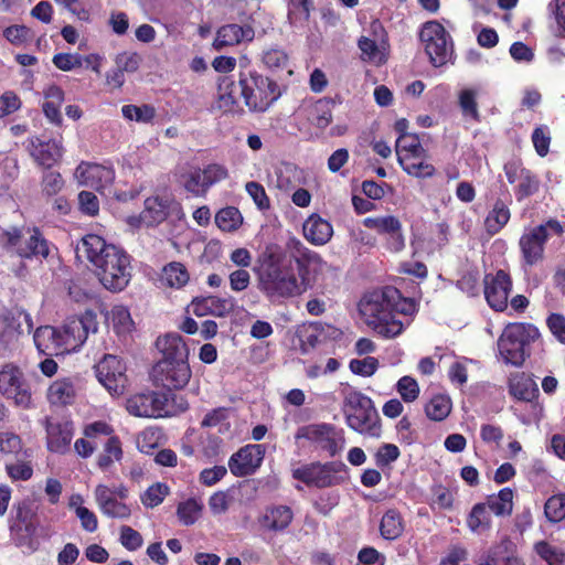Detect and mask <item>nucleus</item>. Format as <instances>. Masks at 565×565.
<instances>
[{"label":"nucleus","mask_w":565,"mask_h":565,"mask_svg":"<svg viewBox=\"0 0 565 565\" xmlns=\"http://www.w3.org/2000/svg\"><path fill=\"white\" fill-rule=\"evenodd\" d=\"M484 503L497 516L510 515L513 509V491L510 488H503L498 494L489 495Z\"/></svg>","instance_id":"ea45409f"},{"label":"nucleus","mask_w":565,"mask_h":565,"mask_svg":"<svg viewBox=\"0 0 565 565\" xmlns=\"http://www.w3.org/2000/svg\"><path fill=\"white\" fill-rule=\"evenodd\" d=\"M262 61L271 72H279L287 68L289 57L282 49L273 46L263 52Z\"/></svg>","instance_id":"09e8293b"},{"label":"nucleus","mask_w":565,"mask_h":565,"mask_svg":"<svg viewBox=\"0 0 565 565\" xmlns=\"http://www.w3.org/2000/svg\"><path fill=\"white\" fill-rule=\"evenodd\" d=\"M265 452L262 444L246 445L230 457L228 468L235 477L250 476L262 466Z\"/></svg>","instance_id":"f3484780"},{"label":"nucleus","mask_w":565,"mask_h":565,"mask_svg":"<svg viewBox=\"0 0 565 565\" xmlns=\"http://www.w3.org/2000/svg\"><path fill=\"white\" fill-rule=\"evenodd\" d=\"M362 52V58L369 62L381 64L384 62V54L380 51L377 43L366 36H362L358 42Z\"/></svg>","instance_id":"052dcab7"},{"label":"nucleus","mask_w":565,"mask_h":565,"mask_svg":"<svg viewBox=\"0 0 565 565\" xmlns=\"http://www.w3.org/2000/svg\"><path fill=\"white\" fill-rule=\"evenodd\" d=\"M189 280L190 274L182 263L171 262L162 269L161 281L170 288L181 289Z\"/></svg>","instance_id":"e433bc0d"},{"label":"nucleus","mask_w":565,"mask_h":565,"mask_svg":"<svg viewBox=\"0 0 565 565\" xmlns=\"http://www.w3.org/2000/svg\"><path fill=\"white\" fill-rule=\"evenodd\" d=\"M563 226L557 220H548L543 224L525 228L519 239L523 262L526 266H534L544 257L545 243L552 236H561Z\"/></svg>","instance_id":"1a4fd4ad"},{"label":"nucleus","mask_w":565,"mask_h":565,"mask_svg":"<svg viewBox=\"0 0 565 565\" xmlns=\"http://www.w3.org/2000/svg\"><path fill=\"white\" fill-rule=\"evenodd\" d=\"M15 512V521L11 525V533L17 545L31 546L32 537L35 534V526L30 521V509L26 503L22 502L13 507Z\"/></svg>","instance_id":"cd10ccee"},{"label":"nucleus","mask_w":565,"mask_h":565,"mask_svg":"<svg viewBox=\"0 0 565 565\" xmlns=\"http://www.w3.org/2000/svg\"><path fill=\"white\" fill-rule=\"evenodd\" d=\"M161 417H170L185 412L189 407L186 398L173 393H161Z\"/></svg>","instance_id":"de8ad7c7"},{"label":"nucleus","mask_w":565,"mask_h":565,"mask_svg":"<svg viewBox=\"0 0 565 565\" xmlns=\"http://www.w3.org/2000/svg\"><path fill=\"white\" fill-rule=\"evenodd\" d=\"M254 36L255 31L250 25L226 24L217 30L213 47L221 51L224 47L234 46L244 41L250 42Z\"/></svg>","instance_id":"a878e982"},{"label":"nucleus","mask_w":565,"mask_h":565,"mask_svg":"<svg viewBox=\"0 0 565 565\" xmlns=\"http://www.w3.org/2000/svg\"><path fill=\"white\" fill-rule=\"evenodd\" d=\"M334 102L331 98L305 100L296 111L299 119H306L310 125L324 129L332 121Z\"/></svg>","instance_id":"4be33fe9"},{"label":"nucleus","mask_w":565,"mask_h":565,"mask_svg":"<svg viewBox=\"0 0 565 565\" xmlns=\"http://www.w3.org/2000/svg\"><path fill=\"white\" fill-rule=\"evenodd\" d=\"M419 39L430 63L435 67L451 62L454 55V42L445 26L438 21H428L423 24Z\"/></svg>","instance_id":"9d476101"},{"label":"nucleus","mask_w":565,"mask_h":565,"mask_svg":"<svg viewBox=\"0 0 565 565\" xmlns=\"http://www.w3.org/2000/svg\"><path fill=\"white\" fill-rule=\"evenodd\" d=\"M202 511V504L195 499H188L179 503L177 515L184 525H192L199 519Z\"/></svg>","instance_id":"3c124183"},{"label":"nucleus","mask_w":565,"mask_h":565,"mask_svg":"<svg viewBox=\"0 0 565 565\" xmlns=\"http://www.w3.org/2000/svg\"><path fill=\"white\" fill-rule=\"evenodd\" d=\"M76 392L77 388L73 379H57L47 390V399L52 405H68L74 402Z\"/></svg>","instance_id":"f704fd0d"},{"label":"nucleus","mask_w":565,"mask_h":565,"mask_svg":"<svg viewBox=\"0 0 565 565\" xmlns=\"http://www.w3.org/2000/svg\"><path fill=\"white\" fill-rule=\"evenodd\" d=\"M366 228L386 235V245L391 252H401L405 247V237L402 233V223L393 215L370 216L363 220Z\"/></svg>","instance_id":"6ab92c4d"},{"label":"nucleus","mask_w":565,"mask_h":565,"mask_svg":"<svg viewBox=\"0 0 565 565\" xmlns=\"http://www.w3.org/2000/svg\"><path fill=\"white\" fill-rule=\"evenodd\" d=\"M58 329L62 338L60 348H63L65 353L76 351L84 344L89 333L97 332V315L86 310L79 317L68 318Z\"/></svg>","instance_id":"4468645a"},{"label":"nucleus","mask_w":565,"mask_h":565,"mask_svg":"<svg viewBox=\"0 0 565 565\" xmlns=\"http://www.w3.org/2000/svg\"><path fill=\"white\" fill-rule=\"evenodd\" d=\"M0 244L21 258H46L50 243L38 227H11L0 235Z\"/></svg>","instance_id":"6e6552de"},{"label":"nucleus","mask_w":565,"mask_h":565,"mask_svg":"<svg viewBox=\"0 0 565 565\" xmlns=\"http://www.w3.org/2000/svg\"><path fill=\"white\" fill-rule=\"evenodd\" d=\"M238 85L250 111H266L279 97L278 84L255 71L241 72Z\"/></svg>","instance_id":"0eeeda50"},{"label":"nucleus","mask_w":565,"mask_h":565,"mask_svg":"<svg viewBox=\"0 0 565 565\" xmlns=\"http://www.w3.org/2000/svg\"><path fill=\"white\" fill-rule=\"evenodd\" d=\"M491 513L484 502L475 504L467 519L470 531L477 534L488 531L491 527Z\"/></svg>","instance_id":"4c0bfd02"},{"label":"nucleus","mask_w":565,"mask_h":565,"mask_svg":"<svg viewBox=\"0 0 565 565\" xmlns=\"http://www.w3.org/2000/svg\"><path fill=\"white\" fill-rule=\"evenodd\" d=\"M234 90V82L227 77H224L218 83V95L215 102V107L223 113L235 111L237 107V98Z\"/></svg>","instance_id":"a19ab883"},{"label":"nucleus","mask_w":565,"mask_h":565,"mask_svg":"<svg viewBox=\"0 0 565 565\" xmlns=\"http://www.w3.org/2000/svg\"><path fill=\"white\" fill-rule=\"evenodd\" d=\"M184 217L181 203L171 192L162 191L147 198L141 213L129 216L127 221L134 227H154L163 222L174 225Z\"/></svg>","instance_id":"423d86ee"},{"label":"nucleus","mask_w":565,"mask_h":565,"mask_svg":"<svg viewBox=\"0 0 565 565\" xmlns=\"http://www.w3.org/2000/svg\"><path fill=\"white\" fill-rule=\"evenodd\" d=\"M33 340L36 349L46 355H62L65 354L63 348H60L62 338L60 337V329L52 326H43L35 330Z\"/></svg>","instance_id":"473e14b6"},{"label":"nucleus","mask_w":565,"mask_h":565,"mask_svg":"<svg viewBox=\"0 0 565 565\" xmlns=\"http://www.w3.org/2000/svg\"><path fill=\"white\" fill-rule=\"evenodd\" d=\"M126 409L136 417H161V411L163 409L161 393L148 392L132 395L126 402Z\"/></svg>","instance_id":"393cba45"},{"label":"nucleus","mask_w":565,"mask_h":565,"mask_svg":"<svg viewBox=\"0 0 565 565\" xmlns=\"http://www.w3.org/2000/svg\"><path fill=\"white\" fill-rule=\"evenodd\" d=\"M245 191L259 211L265 212L270 209V199L260 183L249 181L245 184Z\"/></svg>","instance_id":"5fc2aeb1"},{"label":"nucleus","mask_w":565,"mask_h":565,"mask_svg":"<svg viewBox=\"0 0 565 565\" xmlns=\"http://www.w3.org/2000/svg\"><path fill=\"white\" fill-rule=\"evenodd\" d=\"M294 520V511L285 504H270L259 514L257 522L260 529L270 533H284Z\"/></svg>","instance_id":"5701e85b"},{"label":"nucleus","mask_w":565,"mask_h":565,"mask_svg":"<svg viewBox=\"0 0 565 565\" xmlns=\"http://www.w3.org/2000/svg\"><path fill=\"white\" fill-rule=\"evenodd\" d=\"M478 90L473 88H463L458 94V104L465 118L472 119L475 121L480 120V114L478 110Z\"/></svg>","instance_id":"a18cd8bd"},{"label":"nucleus","mask_w":565,"mask_h":565,"mask_svg":"<svg viewBox=\"0 0 565 565\" xmlns=\"http://www.w3.org/2000/svg\"><path fill=\"white\" fill-rule=\"evenodd\" d=\"M122 458L121 443L118 437L110 436L104 445V451L98 457V467L103 470L108 469L115 461Z\"/></svg>","instance_id":"49530a36"},{"label":"nucleus","mask_w":565,"mask_h":565,"mask_svg":"<svg viewBox=\"0 0 565 565\" xmlns=\"http://www.w3.org/2000/svg\"><path fill=\"white\" fill-rule=\"evenodd\" d=\"M428 153L426 150L416 153H402L398 163L403 170L415 178H430L435 174V167L427 161Z\"/></svg>","instance_id":"2f4dec72"},{"label":"nucleus","mask_w":565,"mask_h":565,"mask_svg":"<svg viewBox=\"0 0 565 565\" xmlns=\"http://www.w3.org/2000/svg\"><path fill=\"white\" fill-rule=\"evenodd\" d=\"M396 299L398 289L386 286L365 294L359 302V312L365 324L384 339L395 338L405 329L404 323L392 311Z\"/></svg>","instance_id":"7ed1b4c3"},{"label":"nucleus","mask_w":565,"mask_h":565,"mask_svg":"<svg viewBox=\"0 0 565 565\" xmlns=\"http://www.w3.org/2000/svg\"><path fill=\"white\" fill-rule=\"evenodd\" d=\"M184 188L188 192L192 193L195 196L204 195L210 189L209 185L205 184L204 174L200 169L191 171L185 177Z\"/></svg>","instance_id":"e2e57ef3"},{"label":"nucleus","mask_w":565,"mask_h":565,"mask_svg":"<svg viewBox=\"0 0 565 565\" xmlns=\"http://www.w3.org/2000/svg\"><path fill=\"white\" fill-rule=\"evenodd\" d=\"M540 331L532 323H509L498 339V351L505 364L521 366L531 355L532 345L540 340Z\"/></svg>","instance_id":"39448f33"},{"label":"nucleus","mask_w":565,"mask_h":565,"mask_svg":"<svg viewBox=\"0 0 565 565\" xmlns=\"http://www.w3.org/2000/svg\"><path fill=\"white\" fill-rule=\"evenodd\" d=\"M0 451L6 455L18 456L22 451L20 436L9 431L0 433Z\"/></svg>","instance_id":"69168bd1"},{"label":"nucleus","mask_w":565,"mask_h":565,"mask_svg":"<svg viewBox=\"0 0 565 565\" xmlns=\"http://www.w3.org/2000/svg\"><path fill=\"white\" fill-rule=\"evenodd\" d=\"M75 178L81 185L102 192L114 182L115 171L108 166L82 162L75 170Z\"/></svg>","instance_id":"412c9836"},{"label":"nucleus","mask_w":565,"mask_h":565,"mask_svg":"<svg viewBox=\"0 0 565 565\" xmlns=\"http://www.w3.org/2000/svg\"><path fill=\"white\" fill-rule=\"evenodd\" d=\"M472 360L461 358L455 360L448 370V377L450 382L457 386H463L468 381V364Z\"/></svg>","instance_id":"13d9d810"},{"label":"nucleus","mask_w":565,"mask_h":565,"mask_svg":"<svg viewBox=\"0 0 565 565\" xmlns=\"http://www.w3.org/2000/svg\"><path fill=\"white\" fill-rule=\"evenodd\" d=\"M156 345L163 355L161 361L188 362L189 349L179 333H168L158 338Z\"/></svg>","instance_id":"c756f323"},{"label":"nucleus","mask_w":565,"mask_h":565,"mask_svg":"<svg viewBox=\"0 0 565 565\" xmlns=\"http://www.w3.org/2000/svg\"><path fill=\"white\" fill-rule=\"evenodd\" d=\"M396 390L405 403H412L419 395V386L415 379L405 375L397 381Z\"/></svg>","instance_id":"680f3d73"},{"label":"nucleus","mask_w":565,"mask_h":565,"mask_svg":"<svg viewBox=\"0 0 565 565\" xmlns=\"http://www.w3.org/2000/svg\"><path fill=\"white\" fill-rule=\"evenodd\" d=\"M405 521L402 513L395 509H387L380 522V533L384 540L394 541L402 536Z\"/></svg>","instance_id":"c9c22d12"},{"label":"nucleus","mask_w":565,"mask_h":565,"mask_svg":"<svg viewBox=\"0 0 565 565\" xmlns=\"http://www.w3.org/2000/svg\"><path fill=\"white\" fill-rule=\"evenodd\" d=\"M7 472L15 481H26L33 475V468L30 462L17 460L6 465Z\"/></svg>","instance_id":"774afa93"},{"label":"nucleus","mask_w":565,"mask_h":565,"mask_svg":"<svg viewBox=\"0 0 565 565\" xmlns=\"http://www.w3.org/2000/svg\"><path fill=\"white\" fill-rule=\"evenodd\" d=\"M534 550L548 565H563L565 563V552L545 541L537 542Z\"/></svg>","instance_id":"603ef678"},{"label":"nucleus","mask_w":565,"mask_h":565,"mask_svg":"<svg viewBox=\"0 0 565 565\" xmlns=\"http://www.w3.org/2000/svg\"><path fill=\"white\" fill-rule=\"evenodd\" d=\"M76 252L93 265V270L105 289L119 292L129 285L132 276L131 260L121 247L107 244L99 235L87 234L77 245Z\"/></svg>","instance_id":"f257e3e1"},{"label":"nucleus","mask_w":565,"mask_h":565,"mask_svg":"<svg viewBox=\"0 0 565 565\" xmlns=\"http://www.w3.org/2000/svg\"><path fill=\"white\" fill-rule=\"evenodd\" d=\"M215 224L223 232H234L243 224V215L235 206L221 209L215 215Z\"/></svg>","instance_id":"79ce46f5"},{"label":"nucleus","mask_w":565,"mask_h":565,"mask_svg":"<svg viewBox=\"0 0 565 565\" xmlns=\"http://www.w3.org/2000/svg\"><path fill=\"white\" fill-rule=\"evenodd\" d=\"M349 367L352 373L360 375V376H372L377 367H379V360L374 356H366L364 359H353L350 361Z\"/></svg>","instance_id":"0e129e2a"},{"label":"nucleus","mask_w":565,"mask_h":565,"mask_svg":"<svg viewBox=\"0 0 565 565\" xmlns=\"http://www.w3.org/2000/svg\"><path fill=\"white\" fill-rule=\"evenodd\" d=\"M96 376L100 384L111 394L120 395L126 387V366L121 360L113 354H106L95 365Z\"/></svg>","instance_id":"2eb2a0df"},{"label":"nucleus","mask_w":565,"mask_h":565,"mask_svg":"<svg viewBox=\"0 0 565 565\" xmlns=\"http://www.w3.org/2000/svg\"><path fill=\"white\" fill-rule=\"evenodd\" d=\"M122 117L129 121H136L139 124H150L156 117V108L152 105H124L121 107Z\"/></svg>","instance_id":"c03bdc74"},{"label":"nucleus","mask_w":565,"mask_h":565,"mask_svg":"<svg viewBox=\"0 0 565 565\" xmlns=\"http://www.w3.org/2000/svg\"><path fill=\"white\" fill-rule=\"evenodd\" d=\"M298 437L307 439L329 457L341 452L345 445L344 430L329 423L307 425L299 430Z\"/></svg>","instance_id":"ddd939ff"},{"label":"nucleus","mask_w":565,"mask_h":565,"mask_svg":"<svg viewBox=\"0 0 565 565\" xmlns=\"http://www.w3.org/2000/svg\"><path fill=\"white\" fill-rule=\"evenodd\" d=\"M29 151L40 166L51 168L62 158L63 146L58 139L43 140L39 137H31Z\"/></svg>","instance_id":"b1692460"},{"label":"nucleus","mask_w":565,"mask_h":565,"mask_svg":"<svg viewBox=\"0 0 565 565\" xmlns=\"http://www.w3.org/2000/svg\"><path fill=\"white\" fill-rule=\"evenodd\" d=\"M512 199L510 195L505 200L497 199L484 218L486 232L493 236L509 223L511 218L510 205Z\"/></svg>","instance_id":"7c9ffc66"},{"label":"nucleus","mask_w":565,"mask_h":565,"mask_svg":"<svg viewBox=\"0 0 565 565\" xmlns=\"http://www.w3.org/2000/svg\"><path fill=\"white\" fill-rule=\"evenodd\" d=\"M46 433V448L54 454L70 450L74 437V424L66 418L45 417L42 422Z\"/></svg>","instance_id":"dca6fc26"},{"label":"nucleus","mask_w":565,"mask_h":565,"mask_svg":"<svg viewBox=\"0 0 565 565\" xmlns=\"http://www.w3.org/2000/svg\"><path fill=\"white\" fill-rule=\"evenodd\" d=\"M534 149L540 157H545L548 153L551 145V131L545 125L536 127L531 136Z\"/></svg>","instance_id":"bf43d9fd"},{"label":"nucleus","mask_w":565,"mask_h":565,"mask_svg":"<svg viewBox=\"0 0 565 565\" xmlns=\"http://www.w3.org/2000/svg\"><path fill=\"white\" fill-rule=\"evenodd\" d=\"M540 188V181L539 179L530 171L527 170L521 180L518 182V185L515 188V196L518 201H522L525 198H529L536 193Z\"/></svg>","instance_id":"6e6d98bb"},{"label":"nucleus","mask_w":565,"mask_h":565,"mask_svg":"<svg viewBox=\"0 0 565 565\" xmlns=\"http://www.w3.org/2000/svg\"><path fill=\"white\" fill-rule=\"evenodd\" d=\"M340 394L347 425L359 434L379 438L382 429L373 401L349 384H342Z\"/></svg>","instance_id":"20e7f679"},{"label":"nucleus","mask_w":565,"mask_h":565,"mask_svg":"<svg viewBox=\"0 0 565 565\" xmlns=\"http://www.w3.org/2000/svg\"><path fill=\"white\" fill-rule=\"evenodd\" d=\"M206 303H210L211 315L225 317L234 310L235 300L233 297H207Z\"/></svg>","instance_id":"338daca9"},{"label":"nucleus","mask_w":565,"mask_h":565,"mask_svg":"<svg viewBox=\"0 0 565 565\" xmlns=\"http://www.w3.org/2000/svg\"><path fill=\"white\" fill-rule=\"evenodd\" d=\"M484 297L488 305L495 311H503L508 308V299L512 290L510 276L498 270L494 275L484 276Z\"/></svg>","instance_id":"aec40b11"},{"label":"nucleus","mask_w":565,"mask_h":565,"mask_svg":"<svg viewBox=\"0 0 565 565\" xmlns=\"http://www.w3.org/2000/svg\"><path fill=\"white\" fill-rule=\"evenodd\" d=\"M258 289L269 302L282 305L306 291V278H299L291 262L270 256L259 268Z\"/></svg>","instance_id":"f03ea898"},{"label":"nucleus","mask_w":565,"mask_h":565,"mask_svg":"<svg viewBox=\"0 0 565 565\" xmlns=\"http://www.w3.org/2000/svg\"><path fill=\"white\" fill-rule=\"evenodd\" d=\"M303 236L315 245H324L333 234L332 225L318 214L310 215L302 226Z\"/></svg>","instance_id":"72a5a7b5"},{"label":"nucleus","mask_w":565,"mask_h":565,"mask_svg":"<svg viewBox=\"0 0 565 565\" xmlns=\"http://www.w3.org/2000/svg\"><path fill=\"white\" fill-rule=\"evenodd\" d=\"M191 375L189 363L183 361H159L153 367L154 380L170 391L183 388Z\"/></svg>","instance_id":"a211bd4d"},{"label":"nucleus","mask_w":565,"mask_h":565,"mask_svg":"<svg viewBox=\"0 0 565 565\" xmlns=\"http://www.w3.org/2000/svg\"><path fill=\"white\" fill-rule=\"evenodd\" d=\"M452 403L449 396L438 394L430 398L425 406V413L428 418L440 422L444 420L451 412Z\"/></svg>","instance_id":"37998d69"},{"label":"nucleus","mask_w":565,"mask_h":565,"mask_svg":"<svg viewBox=\"0 0 565 565\" xmlns=\"http://www.w3.org/2000/svg\"><path fill=\"white\" fill-rule=\"evenodd\" d=\"M345 469L340 461L313 462L294 469L292 477L310 487L328 488L345 480Z\"/></svg>","instance_id":"f8f14e48"},{"label":"nucleus","mask_w":565,"mask_h":565,"mask_svg":"<svg viewBox=\"0 0 565 565\" xmlns=\"http://www.w3.org/2000/svg\"><path fill=\"white\" fill-rule=\"evenodd\" d=\"M544 513L548 521L559 522L565 519V493L552 495L544 505Z\"/></svg>","instance_id":"864d4df0"},{"label":"nucleus","mask_w":565,"mask_h":565,"mask_svg":"<svg viewBox=\"0 0 565 565\" xmlns=\"http://www.w3.org/2000/svg\"><path fill=\"white\" fill-rule=\"evenodd\" d=\"M510 396L522 402H532L539 395V387L530 374L512 372L508 377Z\"/></svg>","instance_id":"c85d7f7f"},{"label":"nucleus","mask_w":565,"mask_h":565,"mask_svg":"<svg viewBox=\"0 0 565 565\" xmlns=\"http://www.w3.org/2000/svg\"><path fill=\"white\" fill-rule=\"evenodd\" d=\"M426 150L418 138L414 134H402L396 141V154L397 159L402 157V153H416Z\"/></svg>","instance_id":"4d7b16f0"},{"label":"nucleus","mask_w":565,"mask_h":565,"mask_svg":"<svg viewBox=\"0 0 565 565\" xmlns=\"http://www.w3.org/2000/svg\"><path fill=\"white\" fill-rule=\"evenodd\" d=\"M169 493L170 488L166 483L156 482L140 495V501L146 508L153 509L161 504Z\"/></svg>","instance_id":"8fccbe9b"},{"label":"nucleus","mask_w":565,"mask_h":565,"mask_svg":"<svg viewBox=\"0 0 565 565\" xmlns=\"http://www.w3.org/2000/svg\"><path fill=\"white\" fill-rule=\"evenodd\" d=\"M108 320L115 332L120 337L129 334L135 327L128 308L122 305H117L111 308L108 313Z\"/></svg>","instance_id":"58836bf2"},{"label":"nucleus","mask_w":565,"mask_h":565,"mask_svg":"<svg viewBox=\"0 0 565 565\" xmlns=\"http://www.w3.org/2000/svg\"><path fill=\"white\" fill-rule=\"evenodd\" d=\"M94 494L99 510L106 516L113 519H127L130 516V508L122 501L116 499L110 488L107 486L98 484Z\"/></svg>","instance_id":"bb28decb"},{"label":"nucleus","mask_w":565,"mask_h":565,"mask_svg":"<svg viewBox=\"0 0 565 565\" xmlns=\"http://www.w3.org/2000/svg\"><path fill=\"white\" fill-rule=\"evenodd\" d=\"M0 395L23 409L32 407V393L23 371L13 362L0 366Z\"/></svg>","instance_id":"9b49d317"}]
</instances>
